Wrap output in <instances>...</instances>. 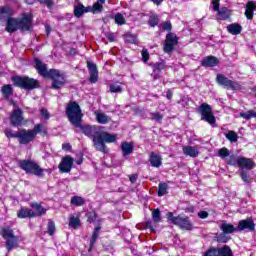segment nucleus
I'll return each mask as SVG.
<instances>
[{
    "label": "nucleus",
    "instance_id": "1",
    "mask_svg": "<svg viewBox=\"0 0 256 256\" xmlns=\"http://www.w3.org/2000/svg\"><path fill=\"white\" fill-rule=\"evenodd\" d=\"M33 27V14L24 13L19 18L9 17L6 21V31L8 33H15V31H29Z\"/></svg>",
    "mask_w": 256,
    "mask_h": 256
},
{
    "label": "nucleus",
    "instance_id": "2",
    "mask_svg": "<svg viewBox=\"0 0 256 256\" xmlns=\"http://www.w3.org/2000/svg\"><path fill=\"white\" fill-rule=\"evenodd\" d=\"M34 61L36 64L35 68L39 75H42V77H51L53 80V89H59V87H63V85H65V74H63V72L59 70L47 71V65L41 62V60L36 58Z\"/></svg>",
    "mask_w": 256,
    "mask_h": 256
},
{
    "label": "nucleus",
    "instance_id": "3",
    "mask_svg": "<svg viewBox=\"0 0 256 256\" xmlns=\"http://www.w3.org/2000/svg\"><path fill=\"white\" fill-rule=\"evenodd\" d=\"M47 135V127L43 124H37L34 126L33 130H22L17 132V136L19 139V143L22 145H27V143H31V141H35L37 135Z\"/></svg>",
    "mask_w": 256,
    "mask_h": 256
},
{
    "label": "nucleus",
    "instance_id": "4",
    "mask_svg": "<svg viewBox=\"0 0 256 256\" xmlns=\"http://www.w3.org/2000/svg\"><path fill=\"white\" fill-rule=\"evenodd\" d=\"M116 141L117 134H110L100 130V133L94 137V147L97 151H101V153H107V146H105V143H115Z\"/></svg>",
    "mask_w": 256,
    "mask_h": 256
},
{
    "label": "nucleus",
    "instance_id": "5",
    "mask_svg": "<svg viewBox=\"0 0 256 256\" xmlns=\"http://www.w3.org/2000/svg\"><path fill=\"white\" fill-rule=\"evenodd\" d=\"M66 114L72 125H75V127H79V125H81V117H83V114L81 113V107H79L77 102H71L68 104Z\"/></svg>",
    "mask_w": 256,
    "mask_h": 256
},
{
    "label": "nucleus",
    "instance_id": "6",
    "mask_svg": "<svg viewBox=\"0 0 256 256\" xmlns=\"http://www.w3.org/2000/svg\"><path fill=\"white\" fill-rule=\"evenodd\" d=\"M166 219L171 221L173 225L179 227V229H182V231H191L193 229V223H191V220L187 216H173L172 212H168Z\"/></svg>",
    "mask_w": 256,
    "mask_h": 256
},
{
    "label": "nucleus",
    "instance_id": "7",
    "mask_svg": "<svg viewBox=\"0 0 256 256\" xmlns=\"http://www.w3.org/2000/svg\"><path fill=\"white\" fill-rule=\"evenodd\" d=\"M0 235L6 241L7 251H12V249H17L19 247V237L13 234V230L10 228H1Z\"/></svg>",
    "mask_w": 256,
    "mask_h": 256
},
{
    "label": "nucleus",
    "instance_id": "8",
    "mask_svg": "<svg viewBox=\"0 0 256 256\" xmlns=\"http://www.w3.org/2000/svg\"><path fill=\"white\" fill-rule=\"evenodd\" d=\"M18 165L20 169L25 171V173L36 175L37 177H41V175H43V169L33 160H20Z\"/></svg>",
    "mask_w": 256,
    "mask_h": 256
},
{
    "label": "nucleus",
    "instance_id": "9",
    "mask_svg": "<svg viewBox=\"0 0 256 256\" xmlns=\"http://www.w3.org/2000/svg\"><path fill=\"white\" fill-rule=\"evenodd\" d=\"M12 82L16 87L26 89L27 91H31V89H37V87H39V82L37 80L27 76H14L12 77Z\"/></svg>",
    "mask_w": 256,
    "mask_h": 256
},
{
    "label": "nucleus",
    "instance_id": "10",
    "mask_svg": "<svg viewBox=\"0 0 256 256\" xmlns=\"http://www.w3.org/2000/svg\"><path fill=\"white\" fill-rule=\"evenodd\" d=\"M216 81L218 85H221L230 91H241V89H243L239 82L232 81L223 74H217Z\"/></svg>",
    "mask_w": 256,
    "mask_h": 256
},
{
    "label": "nucleus",
    "instance_id": "11",
    "mask_svg": "<svg viewBox=\"0 0 256 256\" xmlns=\"http://www.w3.org/2000/svg\"><path fill=\"white\" fill-rule=\"evenodd\" d=\"M199 112L201 113L203 121H206V123H209L210 125H214L215 116L213 115V112L211 111V106H209V104H202L199 107Z\"/></svg>",
    "mask_w": 256,
    "mask_h": 256
},
{
    "label": "nucleus",
    "instance_id": "12",
    "mask_svg": "<svg viewBox=\"0 0 256 256\" xmlns=\"http://www.w3.org/2000/svg\"><path fill=\"white\" fill-rule=\"evenodd\" d=\"M178 41H179V38H177V35L173 33L167 34L165 45H164V52L171 53V51L175 49V45H177Z\"/></svg>",
    "mask_w": 256,
    "mask_h": 256
},
{
    "label": "nucleus",
    "instance_id": "13",
    "mask_svg": "<svg viewBox=\"0 0 256 256\" xmlns=\"http://www.w3.org/2000/svg\"><path fill=\"white\" fill-rule=\"evenodd\" d=\"M237 167H239V169H247L248 171H251V169H255V162L251 158L238 157Z\"/></svg>",
    "mask_w": 256,
    "mask_h": 256
},
{
    "label": "nucleus",
    "instance_id": "14",
    "mask_svg": "<svg viewBox=\"0 0 256 256\" xmlns=\"http://www.w3.org/2000/svg\"><path fill=\"white\" fill-rule=\"evenodd\" d=\"M74 162L75 160H73L71 156H66L62 159L58 168L61 171V173H69L73 167Z\"/></svg>",
    "mask_w": 256,
    "mask_h": 256
},
{
    "label": "nucleus",
    "instance_id": "15",
    "mask_svg": "<svg viewBox=\"0 0 256 256\" xmlns=\"http://www.w3.org/2000/svg\"><path fill=\"white\" fill-rule=\"evenodd\" d=\"M10 123L13 127H19L23 123V111L21 109L17 108L12 112Z\"/></svg>",
    "mask_w": 256,
    "mask_h": 256
},
{
    "label": "nucleus",
    "instance_id": "16",
    "mask_svg": "<svg viewBox=\"0 0 256 256\" xmlns=\"http://www.w3.org/2000/svg\"><path fill=\"white\" fill-rule=\"evenodd\" d=\"M82 131L84 135H86L87 137H91L93 139V143H95V137L99 135V133L101 132V128L97 126H84L82 127Z\"/></svg>",
    "mask_w": 256,
    "mask_h": 256
},
{
    "label": "nucleus",
    "instance_id": "17",
    "mask_svg": "<svg viewBox=\"0 0 256 256\" xmlns=\"http://www.w3.org/2000/svg\"><path fill=\"white\" fill-rule=\"evenodd\" d=\"M87 67L90 73V83H97L99 79V71H97V65L88 60Z\"/></svg>",
    "mask_w": 256,
    "mask_h": 256
},
{
    "label": "nucleus",
    "instance_id": "18",
    "mask_svg": "<svg viewBox=\"0 0 256 256\" xmlns=\"http://www.w3.org/2000/svg\"><path fill=\"white\" fill-rule=\"evenodd\" d=\"M238 231H245V229H248V231H255V223H253V220L251 218H248L246 220H240L238 223V227H236Z\"/></svg>",
    "mask_w": 256,
    "mask_h": 256
},
{
    "label": "nucleus",
    "instance_id": "19",
    "mask_svg": "<svg viewBox=\"0 0 256 256\" xmlns=\"http://www.w3.org/2000/svg\"><path fill=\"white\" fill-rule=\"evenodd\" d=\"M207 253H213L212 256H231V248L224 246L222 248H211Z\"/></svg>",
    "mask_w": 256,
    "mask_h": 256
},
{
    "label": "nucleus",
    "instance_id": "20",
    "mask_svg": "<svg viewBox=\"0 0 256 256\" xmlns=\"http://www.w3.org/2000/svg\"><path fill=\"white\" fill-rule=\"evenodd\" d=\"M182 151L184 153V155H186V157H199V147H195V146H184L182 148Z\"/></svg>",
    "mask_w": 256,
    "mask_h": 256
},
{
    "label": "nucleus",
    "instance_id": "21",
    "mask_svg": "<svg viewBox=\"0 0 256 256\" xmlns=\"http://www.w3.org/2000/svg\"><path fill=\"white\" fill-rule=\"evenodd\" d=\"M201 65L202 67H215L216 65H219V59L214 56H207L202 59Z\"/></svg>",
    "mask_w": 256,
    "mask_h": 256
},
{
    "label": "nucleus",
    "instance_id": "22",
    "mask_svg": "<svg viewBox=\"0 0 256 256\" xmlns=\"http://www.w3.org/2000/svg\"><path fill=\"white\" fill-rule=\"evenodd\" d=\"M163 158L155 152H151L150 154V164L152 167H161L163 165Z\"/></svg>",
    "mask_w": 256,
    "mask_h": 256
},
{
    "label": "nucleus",
    "instance_id": "23",
    "mask_svg": "<svg viewBox=\"0 0 256 256\" xmlns=\"http://www.w3.org/2000/svg\"><path fill=\"white\" fill-rule=\"evenodd\" d=\"M17 215L19 219H27V218H33L35 217V214H33V210L23 207L18 212Z\"/></svg>",
    "mask_w": 256,
    "mask_h": 256
},
{
    "label": "nucleus",
    "instance_id": "24",
    "mask_svg": "<svg viewBox=\"0 0 256 256\" xmlns=\"http://www.w3.org/2000/svg\"><path fill=\"white\" fill-rule=\"evenodd\" d=\"M32 207V211H33V215L34 217H41V215H45V213H47V209H45L43 206H41L38 203H33L31 204Z\"/></svg>",
    "mask_w": 256,
    "mask_h": 256
},
{
    "label": "nucleus",
    "instance_id": "25",
    "mask_svg": "<svg viewBox=\"0 0 256 256\" xmlns=\"http://www.w3.org/2000/svg\"><path fill=\"white\" fill-rule=\"evenodd\" d=\"M85 13H89V6L85 7L83 4H78L74 7L75 17H83Z\"/></svg>",
    "mask_w": 256,
    "mask_h": 256
},
{
    "label": "nucleus",
    "instance_id": "26",
    "mask_svg": "<svg viewBox=\"0 0 256 256\" xmlns=\"http://www.w3.org/2000/svg\"><path fill=\"white\" fill-rule=\"evenodd\" d=\"M221 231H223L224 234L229 235L231 233H235V231H238L237 227L233 226V224H229L227 222H223L220 225Z\"/></svg>",
    "mask_w": 256,
    "mask_h": 256
},
{
    "label": "nucleus",
    "instance_id": "27",
    "mask_svg": "<svg viewBox=\"0 0 256 256\" xmlns=\"http://www.w3.org/2000/svg\"><path fill=\"white\" fill-rule=\"evenodd\" d=\"M95 117L97 123H100L102 125H106V123H109L111 121V118H109V116H107V114L105 113L95 112Z\"/></svg>",
    "mask_w": 256,
    "mask_h": 256
},
{
    "label": "nucleus",
    "instance_id": "28",
    "mask_svg": "<svg viewBox=\"0 0 256 256\" xmlns=\"http://www.w3.org/2000/svg\"><path fill=\"white\" fill-rule=\"evenodd\" d=\"M81 226V219L75 215H70L69 219V227H72V229H79Z\"/></svg>",
    "mask_w": 256,
    "mask_h": 256
},
{
    "label": "nucleus",
    "instance_id": "29",
    "mask_svg": "<svg viewBox=\"0 0 256 256\" xmlns=\"http://www.w3.org/2000/svg\"><path fill=\"white\" fill-rule=\"evenodd\" d=\"M1 93L5 99H9L13 95V87L10 84H6L1 88Z\"/></svg>",
    "mask_w": 256,
    "mask_h": 256
},
{
    "label": "nucleus",
    "instance_id": "30",
    "mask_svg": "<svg viewBox=\"0 0 256 256\" xmlns=\"http://www.w3.org/2000/svg\"><path fill=\"white\" fill-rule=\"evenodd\" d=\"M241 29V25L235 23L227 26V31L231 35H239V33H241Z\"/></svg>",
    "mask_w": 256,
    "mask_h": 256
},
{
    "label": "nucleus",
    "instance_id": "31",
    "mask_svg": "<svg viewBox=\"0 0 256 256\" xmlns=\"http://www.w3.org/2000/svg\"><path fill=\"white\" fill-rule=\"evenodd\" d=\"M13 15V10L9 6H4L0 8V21L5 19V17H11Z\"/></svg>",
    "mask_w": 256,
    "mask_h": 256
},
{
    "label": "nucleus",
    "instance_id": "32",
    "mask_svg": "<svg viewBox=\"0 0 256 256\" xmlns=\"http://www.w3.org/2000/svg\"><path fill=\"white\" fill-rule=\"evenodd\" d=\"M121 150L124 156L131 155V153H133V144L128 142H123L121 144Z\"/></svg>",
    "mask_w": 256,
    "mask_h": 256
},
{
    "label": "nucleus",
    "instance_id": "33",
    "mask_svg": "<svg viewBox=\"0 0 256 256\" xmlns=\"http://www.w3.org/2000/svg\"><path fill=\"white\" fill-rule=\"evenodd\" d=\"M230 15L231 12H229V9L222 8L218 11L217 19H219L220 21H225L226 19H229Z\"/></svg>",
    "mask_w": 256,
    "mask_h": 256
},
{
    "label": "nucleus",
    "instance_id": "34",
    "mask_svg": "<svg viewBox=\"0 0 256 256\" xmlns=\"http://www.w3.org/2000/svg\"><path fill=\"white\" fill-rule=\"evenodd\" d=\"M253 11H255V3L248 2L245 11V16L247 17V19H253Z\"/></svg>",
    "mask_w": 256,
    "mask_h": 256
},
{
    "label": "nucleus",
    "instance_id": "35",
    "mask_svg": "<svg viewBox=\"0 0 256 256\" xmlns=\"http://www.w3.org/2000/svg\"><path fill=\"white\" fill-rule=\"evenodd\" d=\"M70 203L75 207H83V205H85V200L81 196H74L71 198Z\"/></svg>",
    "mask_w": 256,
    "mask_h": 256
},
{
    "label": "nucleus",
    "instance_id": "36",
    "mask_svg": "<svg viewBox=\"0 0 256 256\" xmlns=\"http://www.w3.org/2000/svg\"><path fill=\"white\" fill-rule=\"evenodd\" d=\"M103 11V4H99V2H96L93 4V6H88V13H93L94 15L97 13H101Z\"/></svg>",
    "mask_w": 256,
    "mask_h": 256
},
{
    "label": "nucleus",
    "instance_id": "37",
    "mask_svg": "<svg viewBox=\"0 0 256 256\" xmlns=\"http://www.w3.org/2000/svg\"><path fill=\"white\" fill-rule=\"evenodd\" d=\"M239 115L242 119L249 120L256 117V112L254 110H249L247 112H241Z\"/></svg>",
    "mask_w": 256,
    "mask_h": 256
},
{
    "label": "nucleus",
    "instance_id": "38",
    "mask_svg": "<svg viewBox=\"0 0 256 256\" xmlns=\"http://www.w3.org/2000/svg\"><path fill=\"white\" fill-rule=\"evenodd\" d=\"M114 21H115L116 25H125V23H126L125 16H123V14H121V13L115 14Z\"/></svg>",
    "mask_w": 256,
    "mask_h": 256
},
{
    "label": "nucleus",
    "instance_id": "39",
    "mask_svg": "<svg viewBox=\"0 0 256 256\" xmlns=\"http://www.w3.org/2000/svg\"><path fill=\"white\" fill-rule=\"evenodd\" d=\"M123 91V87L121 84L116 82L110 85V92L111 93H121Z\"/></svg>",
    "mask_w": 256,
    "mask_h": 256
},
{
    "label": "nucleus",
    "instance_id": "40",
    "mask_svg": "<svg viewBox=\"0 0 256 256\" xmlns=\"http://www.w3.org/2000/svg\"><path fill=\"white\" fill-rule=\"evenodd\" d=\"M99 231H101V227L97 226L94 229V232L92 234V238L90 240V245L91 247H93V245H95V241H97V238L99 237Z\"/></svg>",
    "mask_w": 256,
    "mask_h": 256
},
{
    "label": "nucleus",
    "instance_id": "41",
    "mask_svg": "<svg viewBox=\"0 0 256 256\" xmlns=\"http://www.w3.org/2000/svg\"><path fill=\"white\" fill-rule=\"evenodd\" d=\"M226 139H228V141H230L231 143H237V139H239V137L237 136V133H235L234 131H229L226 134Z\"/></svg>",
    "mask_w": 256,
    "mask_h": 256
},
{
    "label": "nucleus",
    "instance_id": "42",
    "mask_svg": "<svg viewBox=\"0 0 256 256\" xmlns=\"http://www.w3.org/2000/svg\"><path fill=\"white\" fill-rule=\"evenodd\" d=\"M167 194V185L165 183L159 184L158 187V197H163V195Z\"/></svg>",
    "mask_w": 256,
    "mask_h": 256
},
{
    "label": "nucleus",
    "instance_id": "43",
    "mask_svg": "<svg viewBox=\"0 0 256 256\" xmlns=\"http://www.w3.org/2000/svg\"><path fill=\"white\" fill-rule=\"evenodd\" d=\"M152 219L154 223H159V221H161V212L159 211V209H155L152 211Z\"/></svg>",
    "mask_w": 256,
    "mask_h": 256
},
{
    "label": "nucleus",
    "instance_id": "44",
    "mask_svg": "<svg viewBox=\"0 0 256 256\" xmlns=\"http://www.w3.org/2000/svg\"><path fill=\"white\" fill-rule=\"evenodd\" d=\"M148 24L150 27H156V25H159V17L157 15H151Z\"/></svg>",
    "mask_w": 256,
    "mask_h": 256
},
{
    "label": "nucleus",
    "instance_id": "45",
    "mask_svg": "<svg viewBox=\"0 0 256 256\" xmlns=\"http://www.w3.org/2000/svg\"><path fill=\"white\" fill-rule=\"evenodd\" d=\"M218 155L221 157V159H227V157H229L231 154L229 153V149L224 147L218 151Z\"/></svg>",
    "mask_w": 256,
    "mask_h": 256
},
{
    "label": "nucleus",
    "instance_id": "46",
    "mask_svg": "<svg viewBox=\"0 0 256 256\" xmlns=\"http://www.w3.org/2000/svg\"><path fill=\"white\" fill-rule=\"evenodd\" d=\"M40 115L42 119H44L45 121L51 118V114H49V110L45 108L40 109Z\"/></svg>",
    "mask_w": 256,
    "mask_h": 256
},
{
    "label": "nucleus",
    "instance_id": "47",
    "mask_svg": "<svg viewBox=\"0 0 256 256\" xmlns=\"http://www.w3.org/2000/svg\"><path fill=\"white\" fill-rule=\"evenodd\" d=\"M239 158L235 157V155H230L228 158H227V163L228 165H233L234 167L237 166V160Z\"/></svg>",
    "mask_w": 256,
    "mask_h": 256
},
{
    "label": "nucleus",
    "instance_id": "48",
    "mask_svg": "<svg viewBox=\"0 0 256 256\" xmlns=\"http://www.w3.org/2000/svg\"><path fill=\"white\" fill-rule=\"evenodd\" d=\"M217 241L219 243H227V241H229V237H227L226 234H224V232L222 234H220L218 237H217Z\"/></svg>",
    "mask_w": 256,
    "mask_h": 256
},
{
    "label": "nucleus",
    "instance_id": "49",
    "mask_svg": "<svg viewBox=\"0 0 256 256\" xmlns=\"http://www.w3.org/2000/svg\"><path fill=\"white\" fill-rule=\"evenodd\" d=\"M141 55L143 62L147 63V61H149V51H147V49H143Z\"/></svg>",
    "mask_w": 256,
    "mask_h": 256
},
{
    "label": "nucleus",
    "instance_id": "50",
    "mask_svg": "<svg viewBox=\"0 0 256 256\" xmlns=\"http://www.w3.org/2000/svg\"><path fill=\"white\" fill-rule=\"evenodd\" d=\"M48 233L49 235H54L55 234V223L53 222H48Z\"/></svg>",
    "mask_w": 256,
    "mask_h": 256
},
{
    "label": "nucleus",
    "instance_id": "51",
    "mask_svg": "<svg viewBox=\"0 0 256 256\" xmlns=\"http://www.w3.org/2000/svg\"><path fill=\"white\" fill-rule=\"evenodd\" d=\"M6 137H8V139H11V138H18L17 136V132L13 134V132H11V129H6L4 131Z\"/></svg>",
    "mask_w": 256,
    "mask_h": 256
},
{
    "label": "nucleus",
    "instance_id": "52",
    "mask_svg": "<svg viewBox=\"0 0 256 256\" xmlns=\"http://www.w3.org/2000/svg\"><path fill=\"white\" fill-rule=\"evenodd\" d=\"M241 179L244 181V183H249V181H251V179L247 175V172L245 171L241 172Z\"/></svg>",
    "mask_w": 256,
    "mask_h": 256
},
{
    "label": "nucleus",
    "instance_id": "53",
    "mask_svg": "<svg viewBox=\"0 0 256 256\" xmlns=\"http://www.w3.org/2000/svg\"><path fill=\"white\" fill-rule=\"evenodd\" d=\"M171 22H164L162 23V29L163 31H171Z\"/></svg>",
    "mask_w": 256,
    "mask_h": 256
},
{
    "label": "nucleus",
    "instance_id": "54",
    "mask_svg": "<svg viewBox=\"0 0 256 256\" xmlns=\"http://www.w3.org/2000/svg\"><path fill=\"white\" fill-rule=\"evenodd\" d=\"M165 64L164 63H158L154 65V71H163L165 69Z\"/></svg>",
    "mask_w": 256,
    "mask_h": 256
},
{
    "label": "nucleus",
    "instance_id": "55",
    "mask_svg": "<svg viewBox=\"0 0 256 256\" xmlns=\"http://www.w3.org/2000/svg\"><path fill=\"white\" fill-rule=\"evenodd\" d=\"M40 3L42 5H47V7L49 9H51V7H53V1L52 0H40Z\"/></svg>",
    "mask_w": 256,
    "mask_h": 256
},
{
    "label": "nucleus",
    "instance_id": "56",
    "mask_svg": "<svg viewBox=\"0 0 256 256\" xmlns=\"http://www.w3.org/2000/svg\"><path fill=\"white\" fill-rule=\"evenodd\" d=\"M212 7L214 11L219 12V0H212Z\"/></svg>",
    "mask_w": 256,
    "mask_h": 256
},
{
    "label": "nucleus",
    "instance_id": "57",
    "mask_svg": "<svg viewBox=\"0 0 256 256\" xmlns=\"http://www.w3.org/2000/svg\"><path fill=\"white\" fill-rule=\"evenodd\" d=\"M152 119L154 121H161V119H163V116L159 113H152Z\"/></svg>",
    "mask_w": 256,
    "mask_h": 256
},
{
    "label": "nucleus",
    "instance_id": "58",
    "mask_svg": "<svg viewBox=\"0 0 256 256\" xmlns=\"http://www.w3.org/2000/svg\"><path fill=\"white\" fill-rule=\"evenodd\" d=\"M198 217H200V219H207L209 217V213H207L206 211H200L198 213Z\"/></svg>",
    "mask_w": 256,
    "mask_h": 256
},
{
    "label": "nucleus",
    "instance_id": "59",
    "mask_svg": "<svg viewBox=\"0 0 256 256\" xmlns=\"http://www.w3.org/2000/svg\"><path fill=\"white\" fill-rule=\"evenodd\" d=\"M107 39L108 41H111V42L115 41V34H108Z\"/></svg>",
    "mask_w": 256,
    "mask_h": 256
},
{
    "label": "nucleus",
    "instance_id": "60",
    "mask_svg": "<svg viewBox=\"0 0 256 256\" xmlns=\"http://www.w3.org/2000/svg\"><path fill=\"white\" fill-rule=\"evenodd\" d=\"M129 179L131 183H135L137 181V174L131 175Z\"/></svg>",
    "mask_w": 256,
    "mask_h": 256
},
{
    "label": "nucleus",
    "instance_id": "61",
    "mask_svg": "<svg viewBox=\"0 0 256 256\" xmlns=\"http://www.w3.org/2000/svg\"><path fill=\"white\" fill-rule=\"evenodd\" d=\"M62 149H63L64 151H69V149H71V145H70V144H63V145H62Z\"/></svg>",
    "mask_w": 256,
    "mask_h": 256
},
{
    "label": "nucleus",
    "instance_id": "62",
    "mask_svg": "<svg viewBox=\"0 0 256 256\" xmlns=\"http://www.w3.org/2000/svg\"><path fill=\"white\" fill-rule=\"evenodd\" d=\"M77 165H81L83 163V155H80L79 159L76 160Z\"/></svg>",
    "mask_w": 256,
    "mask_h": 256
},
{
    "label": "nucleus",
    "instance_id": "63",
    "mask_svg": "<svg viewBox=\"0 0 256 256\" xmlns=\"http://www.w3.org/2000/svg\"><path fill=\"white\" fill-rule=\"evenodd\" d=\"M152 3H154V5H161V3L163 2V0H151Z\"/></svg>",
    "mask_w": 256,
    "mask_h": 256
},
{
    "label": "nucleus",
    "instance_id": "64",
    "mask_svg": "<svg viewBox=\"0 0 256 256\" xmlns=\"http://www.w3.org/2000/svg\"><path fill=\"white\" fill-rule=\"evenodd\" d=\"M166 97L167 99H173V93L171 91H168Z\"/></svg>",
    "mask_w": 256,
    "mask_h": 256
}]
</instances>
